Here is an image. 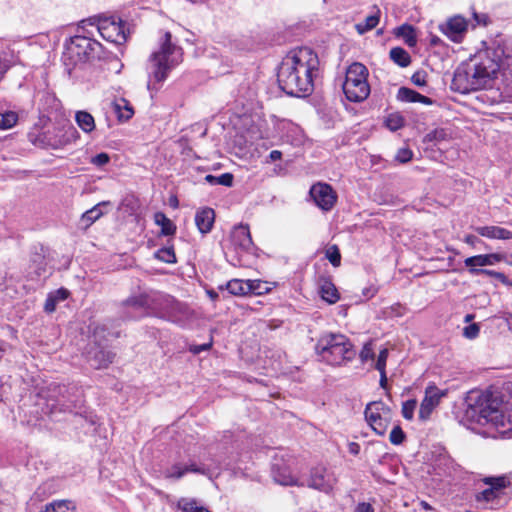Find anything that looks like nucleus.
Wrapping results in <instances>:
<instances>
[{
	"label": "nucleus",
	"mask_w": 512,
	"mask_h": 512,
	"mask_svg": "<svg viewBox=\"0 0 512 512\" xmlns=\"http://www.w3.org/2000/svg\"><path fill=\"white\" fill-rule=\"evenodd\" d=\"M475 231L482 237L489 239L509 240L512 239V232L499 226H479Z\"/></svg>",
	"instance_id": "4be33fe9"
},
{
	"label": "nucleus",
	"mask_w": 512,
	"mask_h": 512,
	"mask_svg": "<svg viewBox=\"0 0 512 512\" xmlns=\"http://www.w3.org/2000/svg\"><path fill=\"white\" fill-rule=\"evenodd\" d=\"M464 263H465V266L468 267L471 275H472L473 269H479L478 267H480V262L478 260L477 255L466 258Z\"/></svg>",
	"instance_id": "6e6d98bb"
},
{
	"label": "nucleus",
	"mask_w": 512,
	"mask_h": 512,
	"mask_svg": "<svg viewBox=\"0 0 512 512\" xmlns=\"http://www.w3.org/2000/svg\"><path fill=\"white\" fill-rule=\"evenodd\" d=\"M211 343H204L201 345H190L189 351L194 355L200 354L203 351H207L211 348Z\"/></svg>",
	"instance_id": "bf43d9fd"
},
{
	"label": "nucleus",
	"mask_w": 512,
	"mask_h": 512,
	"mask_svg": "<svg viewBox=\"0 0 512 512\" xmlns=\"http://www.w3.org/2000/svg\"><path fill=\"white\" fill-rule=\"evenodd\" d=\"M40 512H76V507L70 500H56L46 504Z\"/></svg>",
	"instance_id": "cd10ccee"
},
{
	"label": "nucleus",
	"mask_w": 512,
	"mask_h": 512,
	"mask_svg": "<svg viewBox=\"0 0 512 512\" xmlns=\"http://www.w3.org/2000/svg\"><path fill=\"white\" fill-rule=\"evenodd\" d=\"M479 332H480V327L476 323L470 324V325L464 327V329H463V335L467 339H475L479 335Z\"/></svg>",
	"instance_id": "3c124183"
},
{
	"label": "nucleus",
	"mask_w": 512,
	"mask_h": 512,
	"mask_svg": "<svg viewBox=\"0 0 512 512\" xmlns=\"http://www.w3.org/2000/svg\"><path fill=\"white\" fill-rule=\"evenodd\" d=\"M477 257L480 262V267L493 265L496 261L499 260V256L497 254H481L477 255Z\"/></svg>",
	"instance_id": "8fccbe9b"
},
{
	"label": "nucleus",
	"mask_w": 512,
	"mask_h": 512,
	"mask_svg": "<svg viewBox=\"0 0 512 512\" xmlns=\"http://www.w3.org/2000/svg\"><path fill=\"white\" fill-rule=\"evenodd\" d=\"M318 57L310 48H300L281 62L277 81L287 95L293 97L309 96L314 90V72L318 70Z\"/></svg>",
	"instance_id": "f257e3e1"
},
{
	"label": "nucleus",
	"mask_w": 512,
	"mask_h": 512,
	"mask_svg": "<svg viewBox=\"0 0 512 512\" xmlns=\"http://www.w3.org/2000/svg\"><path fill=\"white\" fill-rule=\"evenodd\" d=\"M412 151L406 148L399 149L396 154V160L401 163H406L412 159Z\"/></svg>",
	"instance_id": "5fc2aeb1"
},
{
	"label": "nucleus",
	"mask_w": 512,
	"mask_h": 512,
	"mask_svg": "<svg viewBox=\"0 0 512 512\" xmlns=\"http://www.w3.org/2000/svg\"><path fill=\"white\" fill-rule=\"evenodd\" d=\"M374 13L367 16L365 18L364 23H357L355 25V28L359 34H365L366 32L374 29L378 23L380 18V10L375 6L374 7Z\"/></svg>",
	"instance_id": "c756f323"
},
{
	"label": "nucleus",
	"mask_w": 512,
	"mask_h": 512,
	"mask_svg": "<svg viewBox=\"0 0 512 512\" xmlns=\"http://www.w3.org/2000/svg\"><path fill=\"white\" fill-rule=\"evenodd\" d=\"M166 478L180 479L185 475L184 467L180 464H175L164 472Z\"/></svg>",
	"instance_id": "de8ad7c7"
},
{
	"label": "nucleus",
	"mask_w": 512,
	"mask_h": 512,
	"mask_svg": "<svg viewBox=\"0 0 512 512\" xmlns=\"http://www.w3.org/2000/svg\"><path fill=\"white\" fill-rule=\"evenodd\" d=\"M283 456L275 455L272 462L271 474L274 481L283 486H304L291 473L290 464Z\"/></svg>",
	"instance_id": "9b49d317"
},
{
	"label": "nucleus",
	"mask_w": 512,
	"mask_h": 512,
	"mask_svg": "<svg viewBox=\"0 0 512 512\" xmlns=\"http://www.w3.org/2000/svg\"><path fill=\"white\" fill-rule=\"evenodd\" d=\"M509 391L499 386L474 388L467 392L466 402L479 413V422L490 424L499 434L512 433V415L508 414Z\"/></svg>",
	"instance_id": "f03ea898"
},
{
	"label": "nucleus",
	"mask_w": 512,
	"mask_h": 512,
	"mask_svg": "<svg viewBox=\"0 0 512 512\" xmlns=\"http://www.w3.org/2000/svg\"><path fill=\"white\" fill-rule=\"evenodd\" d=\"M230 239L235 251L250 252L253 249V241L247 225L235 226Z\"/></svg>",
	"instance_id": "a211bd4d"
},
{
	"label": "nucleus",
	"mask_w": 512,
	"mask_h": 512,
	"mask_svg": "<svg viewBox=\"0 0 512 512\" xmlns=\"http://www.w3.org/2000/svg\"><path fill=\"white\" fill-rule=\"evenodd\" d=\"M215 221V212L212 208L204 207L196 212L195 224L202 234L211 231Z\"/></svg>",
	"instance_id": "412c9836"
},
{
	"label": "nucleus",
	"mask_w": 512,
	"mask_h": 512,
	"mask_svg": "<svg viewBox=\"0 0 512 512\" xmlns=\"http://www.w3.org/2000/svg\"><path fill=\"white\" fill-rule=\"evenodd\" d=\"M368 75V69L360 62L348 66L342 88L349 101L362 102L367 99L370 94Z\"/></svg>",
	"instance_id": "423d86ee"
},
{
	"label": "nucleus",
	"mask_w": 512,
	"mask_h": 512,
	"mask_svg": "<svg viewBox=\"0 0 512 512\" xmlns=\"http://www.w3.org/2000/svg\"><path fill=\"white\" fill-rule=\"evenodd\" d=\"M355 512H374V508L370 503L361 502L356 506Z\"/></svg>",
	"instance_id": "052dcab7"
},
{
	"label": "nucleus",
	"mask_w": 512,
	"mask_h": 512,
	"mask_svg": "<svg viewBox=\"0 0 512 512\" xmlns=\"http://www.w3.org/2000/svg\"><path fill=\"white\" fill-rule=\"evenodd\" d=\"M125 112H121V106L116 104V110L119 112V119L128 120L133 115V109L125 104Z\"/></svg>",
	"instance_id": "13d9d810"
},
{
	"label": "nucleus",
	"mask_w": 512,
	"mask_h": 512,
	"mask_svg": "<svg viewBox=\"0 0 512 512\" xmlns=\"http://www.w3.org/2000/svg\"><path fill=\"white\" fill-rule=\"evenodd\" d=\"M98 30L101 36L107 41L123 44L127 40L125 23L120 19L118 22L115 20H105L101 22L98 26Z\"/></svg>",
	"instance_id": "4468645a"
},
{
	"label": "nucleus",
	"mask_w": 512,
	"mask_h": 512,
	"mask_svg": "<svg viewBox=\"0 0 512 512\" xmlns=\"http://www.w3.org/2000/svg\"><path fill=\"white\" fill-rule=\"evenodd\" d=\"M101 47V44L96 40L85 36H74L66 44L63 54L64 63L66 66H75L99 58Z\"/></svg>",
	"instance_id": "0eeeda50"
},
{
	"label": "nucleus",
	"mask_w": 512,
	"mask_h": 512,
	"mask_svg": "<svg viewBox=\"0 0 512 512\" xmlns=\"http://www.w3.org/2000/svg\"><path fill=\"white\" fill-rule=\"evenodd\" d=\"M171 297V295L160 292L146 294V302L143 303L147 306V316L163 319L167 308H169L168 305Z\"/></svg>",
	"instance_id": "2eb2a0df"
},
{
	"label": "nucleus",
	"mask_w": 512,
	"mask_h": 512,
	"mask_svg": "<svg viewBox=\"0 0 512 512\" xmlns=\"http://www.w3.org/2000/svg\"><path fill=\"white\" fill-rule=\"evenodd\" d=\"M205 181L210 185H222L226 187H231L233 185L234 176L231 173H223L220 176H214L212 174H208L205 176Z\"/></svg>",
	"instance_id": "72a5a7b5"
},
{
	"label": "nucleus",
	"mask_w": 512,
	"mask_h": 512,
	"mask_svg": "<svg viewBox=\"0 0 512 512\" xmlns=\"http://www.w3.org/2000/svg\"><path fill=\"white\" fill-rule=\"evenodd\" d=\"M335 483V478L324 466H316L311 469L307 486L324 493H329Z\"/></svg>",
	"instance_id": "ddd939ff"
},
{
	"label": "nucleus",
	"mask_w": 512,
	"mask_h": 512,
	"mask_svg": "<svg viewBox=\"0 0 512 512\" xmlns=\"http://www.w3.org/2000/svg\"><path fill=\"white\" fill-rule=\"evenodd\" d=\"M183 467H184V470H185V474L187 472H193V473H198V474H202V475H206L207 474V469L206 468L197 466L194 463H192L190 465L183 466Z\"/></svg>",
	"instance_id": "4d7b16f0"
},
{
	"label": "nucleus",
	"mask_w": 512,
	"mask_h": 512,
	"mask_svg": "<svg viewBox=\"0 0 512 512\" xmlns=\"http://www.w3.org/2000/svg\"><path fill=\"white\" fill-rule=\"evenodd\" d=\"M362 360L373 359L374 353L371 347L365 345L360 354Z\"/></svg>",
	"instance_id": "680f3d73"
},
{
	"label": "nucleus",
	"mask_w": 512,
	"mask_h": 512,
	"mask_svg": "<svg viewBox=\"0 0 512 512\" xmlns=\"http://www.w3.org/2000/svg\"><path fill=\"white\" fill-rule=\"evenodd\" d=\"M178 506L183 512H211L208 508L199 506L197 501L192 499H181Z\"/></svg>",
	"instance_id": "e433bc0d"
},
{
	"label": "nucleus",
	"mask_w": 512,
	"mask_h": 512,
	"mask_svg": "<svg viewBox=\"0 0 512 512\" xmlns=\"http://www.w3.org/2000/svg\"><path fill=\"white\" fill-rule=\"evenodd\" d=\"M28 137L29 140L38 147L60 149L77 141L80 135L73 125L68 124L47 129L37 135L30 132Z\"/></svg>",
	"instance_id": "6e6552de"
},
{
	"label": "nucleus",
	"mask_w": 512,
	"mask_h": 512,
	"mask_svg": "<svg viewBox=\"0 0 512 512\" xmlns=\"http://www.w3.org/2000/svg\"><path fill=\"white\" fill-rule=\"evenodd\" d=\"M110 205L109 201H103L96 204L91 209L87 210L82 214L81 222L84 224L85 228L90 227L95 221H97L103 214L102 207Z\"/></svg>",
	"instance_id": "393cba45"
},
{
	"label": "nucleus",
	"mask_w": 512,
	"mask_h": 512,
	"mask_svg": "<svg viewBox=\"0 0 512 512\" xmlns=\"http://www.w3.org/2000/svg\"><path fill=\"white\" fill-rule=\"evenodd\" d=\"M474 19L476 20L477 24H483L486 25L487 23V16L485 14H477L474 12Z\"/></svg>",
	"instance_id": "69168bd1"
},
{
	"label": "nucleus",
	"mask_w": 512,
	"mask_h": 512,
	"mask_svg": "<svg viewBox=\"0 0 512 512\" xmlns=\"http://www.w3.org/2000/svg\"><path fill=\"white\" fill-rule=\"evenodd\" d=\"M468 22L462 16H454L440 26V30L452 41L460 42L466 33Z\"/></svg>",
	"instance_id": "f3484780"
},
{
	"label": "nucleus",
	"mask_w": 512,
	"mask_h": 512,
	"mask_svg": "<svg viewBox=\"0 0 512 512\" xmlns=\"http://www.w3.org/2000/svg\"><path fill=\"white\" fill-rule=\"evenodd\" d=\"M446 137V132L444 129H435L431 132H429L427 135H426V139L427 141L429 142H432V141H441V140H444Z\"/></svg>",
	"instance_id": "603ef678"
},
{
	"label": "nucleus",
	"mask_w": 512,
	"mask_h": 512,
	"mask_svg": "<svg viewBox=\"0 0 512 512\" xmlns=\"http://www.w3.org/2000/svg\"><path fill=\"white\" fill-rule=\"evenodd\" d=\"M500 66L488 51H482L461 63L455 70L451 89L467 94L486 88L495 78Z\"/></svg>",
	"instance_id": "7ed1b4c3"
},
{
	"label": "nucleus",
	"mask_w": 512,
	"mask_h": 512,
	"mask_svg": "<svg viewBox=\"0 0 512 512\" xmlns=\"http://www.w3.org/2000/svg\"><path fill=\"white\" fill-rule=\"evenodd\" d=\"M309 195L313 199L315 205L323 211H330L337 201L336 192L329 184L326 183L319 182L312 185Z\"/></svg>",
	"instance_id": "f8f14e48"
},
{
	"label": "nucleus",
	"mask_w": 512,
	"mask_h": 512,
	"mask_svg": "<svg viewBox=\"0 0 512 512\" xmlns=\"http://www.w3.org/2000/svg\"><path fill=\"white\" fill-rule=\"evenodd\" d=\"M493 273H496V271H493V270H488V269H473L472 270V275H488V276H491L493 277Z\"/></svg>",
	"instance_id": "0e129e2a"
},
{
	"label": "nucleus",
	"mask_w": 512,
	"mask_h": 512,
	"mask_svg": "<svg viewBox=\"0 0 512 512\" xmlns=\"http://www.w3.org/2000/svg\"><path fill=\"white\" fill-rule=\"evenodd\" d=\"M397 99L402 102H409V103L419 102V103H422L425 105H431L433 103V100L431 98L424 96V95L418 93L417 91L412 90L407 87H401L398 90Z\"/></svg>",
	"instance_id": "5701e85b"
},
{
	"label": "nucleus",
	"mask_w": 512,
	"mask_h": 512,
	"mask_svg": "<svg viewBox=\"0 0 512 512\" xmlns=\"http://www.w3.org/2000/svg\"><path fill=\"white\" fill-rule=\"evenodd\" d=\"M258 285H255L254 281L251 280H240L233 279L226 284V290L229 294L235 296H244L249 293H257Z\"/></svg>",
	"instance_id": "aec40b11"
},
{
	"label": "nucleus",
	"mask_w": 512,
	"mask_h": 512,
	"mask_svg": "<svg viewBox=\"0 0 512 512\" xmlns=\"http://www.w3.org/2000/svg\"><path fill=\"white\" fill-rule=\"evenodd\" d=\"M359 450H360V446L357 443L352 442L349 444V452L350 453L357 455L359 453Z\"/></svg>",
	"instance_id": "774afa93"
},
{
	"label": "nucleus",
	"mask_w": 512,
	"mask_h": 512,
	"mask_svg": "<svg viewBox=\"0 0 512 512\" xmlns=\"http://www.w3.org/2000/svg\"><path fill=\"white\" fill-rule=\"evenodd\" d=\"M75 121L78 127L85 133H91L95 130L94 117L87 111H77L75 113Z\"/></svg>",
	"instance_id": "a878e982"
},
{
	"label": "nucleus",
	"mask_w": 512,
	"mask_h": 512,
	"mask_svg": "<svg viewBox=\"0 0 512 512\" xmlns=\"http://www.w3.org/2000/svg\"><path fill=\"white\" fill-rule=\"evenodd\" d=\"M316 353L321 360L329 365H342L355 356V351L349 340L342 334H327L322 336L316 346Z\"/></svg>",
	"instance_id": "39448f33"
},
{
	"label": "nucleus",
	"mask_w": 512,
	"mask_h": 512,
	"mask_svg": "<svg viewBox=\"0 0 512 512\" xmlns=\"http://www.w3.org/2000/svg\"><path fill=\"white\" fill-rule=\"evenodd\" d=\"M18 120V115L13 111L0 113V129L12 128Z\"/></svg>",
	"instance_id": "ea45409f"
},
{
	"label": "nucleus",
	"mask_w": 512,
	"mask_h": 512,
	"mask_svg": "<svg viewBox=\"0 0 512 512\" xmlns=\"http://www.w3.org/2000/svg\"><path fill=\"white\" fill-rule=\"evenodd\" d=\"M282 153L278 150H272L269 154V158L271 161H276L281 159Z\"/></svg>",
	"instance_id": "338daca9"
},
{
	"label": "nucleus",
	"mask_w": 512,
	"mask_h": 512,
	"mask_svg": "<svg viewBox=\"0 0 512 512\" xmlns=\"http://www.w3.org/2000/svg\"><path fill=\"white\" fill-rule=\"evenodd\" d=\"M390 58L400 67H407L411 63V57L409 53L401 47L392 48L390 50Z\"/></svg>",
	"instance_id": "473e14b6"
},
{
	"label": "nucleus",
	"mask_w": 512,
	"mask_h": 512,
	"mask_svg": "<svg viewBox=\"0 0 512 512\" xmlns=\"http://www.w3.org/2000/svg\"><path fill=\"white\" fill-rule=\"evenodd\" d=\"M416 406L417 401L415 399L405 401L402 405V416L407 420H412Z\"/></svg>",
	"instance_id": "a18cd8bd"
},
{
	"label": "nucleus",
	"mask_w": 512,
	"mask_h": 512,
	"mask_svg": "<svg viewBox=\"0 0 512 512\" xmlns=\"http://www.w3.org/2000/svg\"><path fill=\"white\" fill-rule=\"evenodd\" d=\"M364 414L367 423L375 433L381 436L386 433L391 411L385 403L382 401H373L368 403Z\"/></svg>",
	"instance_id": "1a4fd4ad"
},
{
	"label": "nucleus",
	"mask_w": 512,
	"mask_h": 512,
	"mask_svg": "<svg viewBox=\"0 0 512 512\" xmlns=\"http://www.w3.org/2000/svg\"><path fill=\"white\" fill-rule=\"evenodd\" d=\"M405 433L400 426H395L390 432L389 440L394 445H400L405 440Z\"/></svg>",
	"instance_id": "49530a36"
},
{
	"label": "nucleus",
	"mask_w": 512,
	"mask_h": 512,
	"mask_svg": "<svg viewBox=\"0 0 512 512\" xmlns=\"http://www.w3.org/2000/svg\"><path fill=\"white\" fill-rule=\"evenodd\" d=\"M139 208L138 200L133 195H128L120 203L119 209H123L130 215L136 213Z\"/></svg>",
	"instance_id": "a19ab883"
},
{
	"label": "nucleus",
	"mask_w": 512,
	"mask_h": 512,
	"mask_svg": "<svg viewBox=\"0 0 512 512\" xmlns=\"http://www.w3.org/2000/svg\"><path fill=\"white\" fill-rule=\"evenodd\" d=\"M115 354L101 346H93L87 352V361L91 367L101 369L112 363Z\"/></svg>",
	"instance_id": "6ab92c4d"
},
{
	"label": "nucleus",
	"mask_w": 512,
	"mask_h": 512,
	"mask_svg": "<svg viewBox=\"0 0 512 512\" xmlns=\"http://www.w3.org/2000/svg\"><path fill=\"white\" fill-rule=\"evenodd\" d=\"M155 258L165 263H175L176 256L173 247H163L155 252Z\"/></svg>",
	"instance_id": "4c0bfd02"
},
{
	"label": "nucleus",
	"mask_w": 512,
	"mask_h": 512,
	"mask_svg": "<svg viewBox=\"0 0 512 512\" xmlns=\"http://www.w3.org/2000/svg\"><path fill=\"white\" fill-rule=\"evenodd\" d=\"M145 300L146 294H140L125 300L123 302L122 318L124 320H137L147 316V306L144 303L142 304V302H146Z\"/></svg>",
	"instance_id": "dca6fc26"
},
{
	"label": "nucleus",
	"mask_w": 512,
	"mask_h": 512,
	"mask_svg": "<svg viewBox=\"0 0 512 512\" xmlns=\"http://www.w3.org/2000/svg\"><path fill=\"white\" fill-rule=\"evenodd\" d=\"M110 161V157L107 153H99L91 159V163L95 166L102 167Z\"/></svg>",
	"instance_id": "864d4df0"
},
{
	"label": "nucleus",
	"mask_w": 512,
	"mask_h": 512,
	"mask_svg": "<svg viewBox=\"0 0 512 512\" xmlns=\"http://www.w3.org/2000/svg\"><path fill=\"white\" fill-rule=\"evenodd\" d=\"M183 61V49L172 41V34L165 31L158 40V48L151 53L147 63V88L157 91L169 73Z\"/></svg>",
	"instance_id": "20e7f679"
},
{
	"label": "nucleus",
	"mask_w": 512,
	"mask_h": 512,
	"mask_svg": "<svg viewBox=\"0 0 512 512\" xmlns=\"http://www.w3.org/2000/svg\"><path fill=\"white\" fill-rule=\"evenodd\" d=\"M482 481L499 494L501 493V490L505 489L510 484L505 476L485 477Z\"/></svg>",
	"instance_id": "c9c22d12"
},
{
	"label": "nucleus",
	"mask_w": 512,
	"mask_h": 512,
	"mask_svg": "<svg viewBox=\"0 0 512 512\" xmlns=\"http://www.w3.org/2000/svg\"><path fill=\"white\" fill-rule=\"evenodd\" d=\"M435 408L436 407L429 404L427 401H425L423 399L420 404V409H419V413H418L419 420L422 422H426L427 420H429V418Z\"/></svg>",
	"instance_id": "c03bdc74"
},
{
	"label": "nucleus",
	"mask_w": 512,
	"mask_h": 512,
	"mask_svg": "<svg viewBox=\"0 0 512 512\" xmlns=\"http://www.w3.org/2000/svg\"><path fill=\"white\" fill-rule=\"evenodd\" d=\"M404 118L399 114H390L386 119V126L391 131H397L404 126Z\"/></svg>",
	"instance_id": "79ce46f5"
},
{
	"label": "nucleus",
	"mask_w": 512,
	"mask_h": 512,
	"mask_svg": "<svg viewBox=\"0 0 512 512\" xmlns=\"http://www.w3.org/2000/svg\"><path fill=\"white\" fill-rule=\"evenodd\" d=\"M70 292L65 288H59L54 292H51L44 304V310L47 313H52L56 310V306L59 302L64 301L68 298Z\"/></svg>",
	"instance_id": "b1692460"
},
{
	"label": "nucleus",
	"mask_w": 512,
	"mask_h": 512,
	"mask_svg": "<svg viewBox=\"0 0 512 512\" xmlns=\"http://www.w3.org/2000/svg\"><path fill=\"white\" fill-rule=\"evenodd\" d=\"M427 73L423 70H419V71H416L412 77H411V81L414 85L418 86V87H423V86H426L427 84Z\"/></svg>",
	"instance_id": "09e8293b"
},
{
	"label": "nucleus",
	"mask_w": 512,
	"mask_h": 512,
	"mask_svg": "<svg viewBox=\"0 0 512 512\" xmlns=\"http://www.w3.org/2000/svg\"><path fill=\"white\" fill-rule=\"evenodd\" d=\"M396 35L402 37L409 47H413L417 43L415 29L412 25H401L400 27L397 28Z\"/></svg>",
	"instance_id": "2f4dec72"
},
{
	"label": "nucleus",
	"mask_w": 512,
	"mask_h": 512,
	"mask_svg": "<svg viewBox=\"0 0 512 512\" xmlns=\"http://www.w3.org/2000/svg\"><path fill=\"white\" fill-rule=\"evenodd\" d=\"M168 307L163 320L186 327L195 319L194 311L187 304L176 300L174 297H171Z\"/></svg>",
	"instance_id": "9d476101"
},
{
	"label": "nucleus",
	"mask_w": 512,
	"mask_h": 512,
	"mask_svg": "<svg viewBox=\"0 0 512 512\" xmlns=\"http://www.w3.org/2000/svg\"><path fill=\"white\" fill-rule=\"evenodd\" d=\"M500 497V494L497 493L494 489L491 487L477 493L475 495V501L477 503H489L493 502L494 500L498 499Z\"/></svg>",
	"instance_id": "58836bf2"
},
{
	"label": "nucleus",
	"mask_w": 512,
	"mask_h": 512,
	"mask_svg": "<svg viewBox=\"0 0 512 512\" xmlns=\"http://www.w3.org/2000/svg\"><path fill=\"white\" fill-rule=\"evenodd\" d=\"M326 257L334 267L341 263V254L337 245L329 246L326 250Z\"/></svg>",
	"instance_id": "37998d69"
},
{
	"label": "nucleus",
	"mask_w": 512,
	"mask_h": 512,
	"mask_svg": "<svg viewBox=\"0 0 512 512\" xmlns=\"http://www.w3.org/2000/svg\"><path fill=\"white\" fill-rule=\"evenodd\" d=\"M155 223L161 226V234L165 236H170L175 234L176 226L175 224L166 217V215L162 212H157L154 215Z\"/></svg>",
	"instance_id": "7c9ffc66"
},
{
	"label": "nucleus",
	"mask_w": 512,
	"mask_h": 512,
	"mask_svg": "<svg viewBox=\"0 0 512 512\" xmlns=\"http://www.w3.org/2000/svg\"><path fill=\"white\" fill-rule=\"evenodd\" d=\"M320 293L323 300L329 304H334L339 299V293L335 285L328 279H324L320 286Z\"/></svg>",
	"instance_id": "bb28decb"
},
{
	"label": "nucleus",
	"mask_w": 512,
	"mask_h": 512,
	"mask_svg": "<svg viewBox=\"0 0 512 512\" xmlns=\"http://www.w3.org/2000/svg\"><path fill=\"white\" fill-rule=\"evenodd\" d=\"M493 277L495 279H497L498 281H500L501 283H503L504 285H507V286L512 285L511 281L508 279V277L504 273L496 271V273H493Z\"/></svg>",
	"instance_id": "e2e57ef3"
},
{
	"label": "nucleus",
	"mask_w": 512,
	"mask_h": 512,
	"mask_svg": "<svg viewBox=\"0 0 512 512\" xmlns=\"http://www.w3.org/2000/svg\"><path fill=\"white\" fill-rule=\"evenodd\" d=\"M387 357H388V350L382 349L379 352L377 361L375 363V369L378 370L380 373L379 384H387V382H388V378H387L386 372H385Z\"/></svg>",
	"instance_id": "f704fd0d"
},
{
	"label": "nucleus",
	"mask_w": 512,
	"mask_h": 512,
	"mask_svg": "<svg viewBox=\"0 0 512 512\" xmlns=\"http://www.w3.org/2000/svg\"><path fill=\"white\" fill-rule=\"evenodd\" d=\"M448 394V389H440L438 386H427L424 400L437 407L443 397Z\"/></svg>",
	"instance_id": "c85d7f7f"
}]
</instances>
